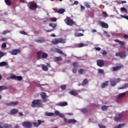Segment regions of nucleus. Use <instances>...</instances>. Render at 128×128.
<instances>
[{"label":"nucleus","instance_id":"obj_25","mask_svg":"<svg viewBox=\"0 0 128 128\" xmlns=\"http://www.w3.org/2000/svg\"><path fill=\"white\" fill-rule=\"evenodd\" d=\"M88 80L87 78H86L82 81V86H84L88 84Z\"/></svg>","mask_w":128,"mask_h":128},{"label":"nucleus","instance_id":"obj_32","mask_svg":"<svg viewBox=\"0 0 128 128\" xmlns=\"http://www.w3.org/2000/svg\"><path fill=\"white\" fill-rule=\"evenodd\" d=\"M120 10L121 12H124V14H126L128 12V10L126 8L124 7H122L120 8Z\"/></svg>","mask_w":128,"mask_h":128},{"label":"nucleus","instance_id":"obj_61","mask_svg":"<svg viewBox=\"0 0 128 128\" xmlns=\"http://www.w3.org/2000/svg\"><path fill=\"white\" fill-rule=\"evenodd\" d=\"M124 40H128V36L126 34H124Z\"/></svg>","mask_w":128,"mask_h":128},{"label":"nucleus","instance_id":"obj_8","mask_svg":"<svg viewBox=\"0 0 128 128\" xmlns=\"http://www.w3.org/2000/svg\"><path fill=\"white\" fill-rule=\"evenodd\" d=\"M122 116H124V114L122 113L116 114L114 118V120L117 122H120V120L122 118Z\"/></svg>","mask_w":128,"mask_h":128},{"label":"nucleus","instance_id":"obj_31","mask_svg":"<svg viewBox=\"0 0 128 128\" xmlns=\"http://www.w3.org/2000/svg\"><path fill=\"white\" fill-rule=\"evenodd\" d=\"M36 42L42 44V42H44V38H40L39 40H36Z\"/></svg>","mask_w":128,"mask_h":128},{"label":"nucleus","instance_id":"obj_19","mask_svg":"<svg viewBox=\"0 0 128 128\" xmlns=\"http://www.w3.org/2000/svg\"><path fill=\"white\" fill-rule=\"evenodd\" d=\"M124 68V66L122 64H120L119 66L116 67H113L111 68L113 72H116V70H120V68Z\"/></svg>","mask_w":128,"mask_h":128},{"label":"nucleus","instance_id":"obj_10","mask_svg":"<svg viewBox=\"0 0 128 128\" xmlns=\"http://www.w3.org/2000/svg\"><path fill=\"white\" fill-rule=\"evenodd\" d=\"M40 96L43 100L44 102H48V100L46 99V98H48V95H46V93L44 92H42L40 93Z\"/></svg>","mask_w":128,"mask_h":128},{"label":"nucleus","instance_id":"obj_1","mask_svg":"<svg viewBox=\"0 0 128 128\" xmlns=\"http://www.w3.org/2000/svg\"><path fill=\"white\" fill-rule=\"evenodd\" d=\"M37 122H33L32 124V122H25L22 123V126L26 128H32L33 124L34 126H35L36 128H38V126H40L41 124L44 123V120H38Z\"/></svg>","mask_w":128,"mask_h":128},{"label":"nucleus","instance_id":"obj_55","mask_svg":"<svg viewBox=\"0 0 128 128\" xmlns=\"http://www.w3.org/2000/svg\"><path fill=\"white\" fill-rule=\"evenodd\" d=\"M64 122H66V124H68V120L66 118H64Z\"/></svg>","mask_w":128,"mask_h":128},{"label":"nucleus","instance_id":"obj_3","mask_svg":"<svg viewBox=\"0 0 128 128\" xmlns=\"http://www.w3.org/2000/svg\"><path fill=\"white\" fill-rule=\"evenodd\" d=\"M40 102H42L40 100H34L32 102V108H42L44 104Z\"/></svg>","mask_w":128,"mask_h":128},{"label":"nucleus","instance_id":"obj_62","mask_svg":"<svg viewBox=\"0 0 128 128\" xmlns=\"http://www.w3.org/2000/svg\"><path fill=\"white\" fill-rule=\"evenodd\" d=\"M96 50L100 51V47H96L94 48Z\"/></svg>","mask_w":128,"mask_h":128},{"label":"nucleus","instance_id":"obj_16","mask_svg":"<svg viewBox=\"0 0 128 128\" xmlns=\"http://www.w3.org/2000/svg\"><path fill=\"white\" fill-rule=\"evenodd\" d=\"M97 66L100 68H102L104 66V60H97Z\"/></svg>","mask_w":128,"mask_h":128},{"label":"nucleus","instance_id":"obj_39","mask_svg":"<svg viewBox=\"0 0 128 128\" xmlns=\"http://www.w3.org/2000/svg\"><path fill=\"white\" fill-rule=\"evenodd\" d=\"M2 128H12V125L8 124H4Z\"/></svg>","mask_w":128,"mask_h":128},{"label":"nucleus","instance_id":"obj_43","mask_svg":"<svg viewBox=\"0 0 128 128\" xmlns=\"http://www.w3.org/2000/svg\"><path fill=\"white\" fill-rule=\"evenodd\" d=\"M76 36H84V34L82 33H76L75 34Z\"/></svg>","mask_w":128,"mask_h":128},{"label":"nucleus","instance_id":"obj_7","mask_svg":"<svg viewBox=\"0 0 128 128\" xmlns=\"http://www.w3.org/2000/svg\"><path fill=\"white\" fill-rule=\"evenodd\" d=\"M126 52H116L115 54L116 56H120V58H125L126 57Z\"/></svg>","mask_w":128,"mask_h":128},{"label":"nucleus","instance_id":"obj_63","mask_svg":"<svg viewBox=\"0 0 128 128\" xmlns=\"http://www.w3.org/2000/svg\"><path fill=\"white\" fill-rule=\"evenodd\" d=\"M80 8H81L82 10H84V6H81Z\"/></svg>","mask_w":128,"mask_h":128},{"label":"nucleus","instance_id":"obj_38","mask_svg":"<svg viewBox=\"0 0 128 128\" xmlns=\"http://www.w3.org/2000/svg\"><path fill=\"white\" fill-rule=\"evenodd\" d=\"M98 74H104V70L102 69H98Z\"/></svg>","mask_w":128,"mask_h":128},{"label":"nucleus","instance_id":"obj_9","mask_svg":"<svg viewBox=\"0 0 128 128\" xmlns=\"http://www.w3.org/2000/svg\"><path fill=\"white\" fill-rule=\"evenodd\" d=\"M66 24H68V26H74V24H76V22H74V20H72V19L68 17V16H66Z\"/></svg>","mask_w":128,"mask_h":128},{"label":"nucleus","instance_id":"obj_57","mask_svg":"<svg viewBox=\"0 0 128 128\" xmlns=\"http://www.w3.org/2000/svg\"><path fill=\"white\" fill-rule=\"evenodd\" d=\"M20 33L21 34H27L26 32L24 30H22L20 32Z\"/></svg>","mask_w":128,"mask_h":128},{"label":"nucleus","instance_id":"obj_40","mask_svg":"<svg viewBox=\"0 0 128 128\" xmlns=\"http://www.w3.org/2000/svg\"><path fill=\"white\" fill-rule=\"evenodd\" d=\"M84 6L86 8H90V4H88L87 2H84Z\"/></svg>","mask_w":128,"mask_h":128},{"label":"nucleus","instance_id":"obj_5","mask_svg":"<svg viewBox=\"0 0 128 128\" xmlns=\"http://www.w3.org/2000/svg\"><path fill=\"white\" fill-rule=\"evenodd\" d=\"M28 4V8H30V10H36V8H38V6L36 3L32 2H29Z\"/></svg>","mask_w":128,"mask_h":128},{"label":"nucleus","instance_id":"obj_11","mask_svg":"<svg viewBox=\"0 0 128 128\" xmlns=\"http://www.w3.org/2000/svg\"><path fill=\"white\" fill-rule=\"evenodd\" d=\"M120 82V78H115L114 80L110 81V86H116V84Z\"/></svg>","mask_w":128,"mask_h":128},{"label":"nucleus","instance_id":"obj_52","mask_svg":"<svg viewBox=\"0 0 128 128\" xmlns=\"http://www.w3.org/2000/svg\"><path fill=\"white\" fill-rule=\"evenodd\" d=\"M0 40L1 42H6L8 40V39L6 38H2Z\"/></svg>","mask_w":128,"mask_h":128},{"label":"nucleus","instance_id":"obj_6","mask_svg":"<svg viewBox=\"0 0 128 128\" xmlns=\"http://www.w3.org/2000/svg\"><path fill=\"white\" fill-rule=\"evenodd\" d=\"M8 80H19L20 82L22 80V76H16V75L11 76L10 77L7 78Z\"/></svg>","mask_w":128,"mask_h":128},{"label":"nucleus","instance_id":"obj_64","mask_svg":"<svg viewBox=\"0 0 128 128\" xmlns=\"http://www.w3.org/2000/svg\"><path fill=\"white\" fill-rule=\"evenodd\" d=\"M14 128H20V126L18 124H16Z\"/></svg>","mask_w":128,"mask_h":128},{"label":"nucleus","instance_id":"obj_44","mask_svg":"<svg viewBox=\"0 0 128 128\" xmlns=\"http://www.w3.org/2000/svg\"><path fill=\"white\" fill-rule=\"evenodd\" d=\"M10 30H4L2 32V34H10Z\"/></svg>","mask_w":128,"mask_h":128},{"label":"nucleus","instance_id":"obj_48","mask_svg":"<svg viewBox=\"0 0 128 128\" xmlns=\"http://www.w3.org/2000/svg\"><path fill=\"white\" fill-rule=\"evenodd\" d=\"M78 70V68H74L72 70L73 74H76V72Z\"/></svg>","mask_w":128,"mask_h":128},{"label":"nucleus","instance_id":"obj_2","mask_svg":"<svg viewBox=\"0 0 128 128\" xmlns=\"http://www.w3.org/2000/svg\"><path fill=\"white\" fill-rule=\"evenodd\" d=\"M48 54L44 52L42 50H40L37 52V56H36L37 60H40V58H43L44 60H46L48 58Z\"/></svg>","mask_w":128,"mask_h":128},{"label":"nucleus","instance_id":"obj_15","mask_svg":"<svg viewBox=\"0 0 128 128\" xmlns=\"http://www.w3.org/2000/svg\"><path fill=\"white\" fill-rule=\"evenodd\" d=\"M114 42H118V44H120V48H124L125 44L124 42L120 41L118 39L115 40Z\"/></svg>","mask_w":128,"mask_h":128},{"label":"nucleus","instance_id":"obj_17","mask_svg":"<svg viewBox=\"0 0 128 128\" xmlns=\"http://www.w3.org/2000/svg\"><path fill=\"white\" fill-rule=\"evenodd\" d=\"M98 22L104 28H108V24L104 23L102 21H98Z\"/></svg>","mask_w":128,"mask_h":128},{"label":"nucleus","instance_id":"obj_47","mask_svg":"<svg viewBox=\"0 0 128 128\" xmlns=\"http://www.w3.org/2000/svg\"><path fill=\"white\" fill-rule=\"evenodd\" d=\"M56 52H58V54H64V52H62V50L60 49H57Z\"/></svg>","mask_w":128,"mask_h":128},{"label":"nucleus","instance_id":"obj_33","mask_svg":"<svg viewBox=\"0 0 128 128\" xmlns=\"http://www.w3.org/2000/svg\"><path fill=\"white\" fill-rule=\"evenodd\" d=\"M6 4L8 6H12V1L10 0H4Z\"/></svg>","mask_w":128,"mask_h":128},{"label":"nucleus","instance_id":"obj_35","mask_svg":"<svg viewBox=\"0 0 128 128\" xmlns=\"http://www.w3.org/2000/svg\"><path fill=\"white\" fill-rule=\"evenodd\" d=\"M54 59L56 62H62V58L61 56L55 57Z\"/></svg>","mask_w":128,"mask_h":128},{"label":"nucleus","instance_id":"obj_49","mask_svg":"<svg viewBox=\"0 0 128 128\" xmlns=\"http://www.w3.org/2000/svg\"><path fill=\"white\" fill-rule=\"evenodd\" d=\"M6 48V43H3L2 45V48Z\"/></svg>","mask_w":128,"mask_h":128},{"label":"nucleus","instance_id":"obj_36","mask_svg":"<svg viewBox=\"0 0 128 128\" xmlns=\"http://www.w3.org/2000/svg\"><path fill=\"white\" fill-rule=\"evenodd\" d=\"M76 120L74 119L68 120V124H76Z\"/></svg>","mask_w":128,"mask_h":128},{"label":"nucleus","instance_id":"obj_27","mask_svg":"<svg viewBox=\"0 0 128 128\" xmlns=\"http://www.w3.org/2000/svg\"><path fill=\"white\" fill-rule=\"evenodd\" d=\"M69 94H72V96H78V92L74 90H71L69 92Z\"/></svg>","mask_w":128,"mask_h":128},{"label":"nucleus","instance_id":"obj_12","mask_svg":"<svg viewBox=\"0 0 128 128\" xmlns=\"http://www.w3.org/2000/svg\"><path fill=\"white\" fill-rule=\"evenodd\" d=\"M18 104V101L16 102H10L8 103H6V104L8 106H14Z\"/></svg>","mask_w":128,"mask_h":128},{"label":"nucleus","instance_id":"obj_37","mask_svg":"<svg viewBox=\"0 0 128 128\" xmlns=\"http://www.w3.org/2000/svg\"><path fill=\"white\" fill-rule=\"evenodd\" d=\"M72 66L74 67V68H78V62H74L72 63Z\"/></svg>","mask_w":128,"mask_h":128},{"label":"nucleus","instance_id":"obj_59","mask_svg":"<svg viewBox=\"0 0 128 128\" xmlns=\"http://www.w3.org/2000/svg\"><path fill=\"white\" fill-rule=\"evenodd\" d=\"M51 22H56V18H50Z\"/></svg>","mask_w":128,"mask_h":128},{"label":"nucleus","instance_id":"obj_30","mask_svg":"<svg viewBox=\"0 0 128 128\" xmlns=\"http://www.w3.org/2000/svg\"><path fill=\"white\" fill-rule=\"evenodd\" d=\"M45 116H54V114L53 112H45Z\"/></svg>","mask_w":128,"mask_h":128},{"label":"nucleus","instance_id":"obj_29","mask_svg":"<svg viewBox=\"0 0 128 128\" xmlns=\"http://www.w3.org/2000/svg\"><path fill=\"white\" fill-rule=\"evenodd\" d=\"M128 88V84H125L123 85L122 87L118 88V90H124Z\"/></svg>","mask_w":128,"mask_h":128},{"label":"nucleus","instance_id":"obj_54","mask_svg":"<svg viewBox=\"0 0 128 128\" xmlns=\"http://www.w3.org/2000/svg\"><path fill=\"white\" fill-rule=\"evenodd\" d=\"M98 126L100 128H106V126H104L102 124H98Z\"/></svg>","mask_w":128,"mask_h":128},{"label":"nucleus","instance_id":"obj_26","mask_svg":"<svg viewBox=\"0 0 128 128\" xmlns=\"http://www.w3.org/2000/svg\"><path fill=\"white\" fill-rule=\"evenodd\" d=\"M66 12V10L64 8H61L60 9H58L57 10V12L58 14H64V12Z\"/></svg>","mask_w":128,"mask_h":128},{"label":"nucleus","instance_id":"obj_28","mask_svg":"<svg viewBox=\"0 0 128 128\" xmlns=\"http://www.w3.org/2000/svg\"><path fill=\"white\" fill-rule=\"evenodd\" d=\"M41 66L42 67V70L44 72H48V66H44V64H42Z\"/></svg>","mask_w":128,"mask_h":128},{"label":"nucleus","instance_id":"obj_4","mask_svg":"<svg viewBox=\"0 0 128 128\" xmlns=\"http://www.w3.org/2000/svg\"><path fill=\"white\" fill-rule=\"evenodd\" d=\"M52 44H66V39L62 38H54L52 40Z\"/></svg>","mask_w":128,"mask_h":128},{"label":"nucleus","instance_id":"obj_50","mask_svg":"<svg viewBox=\"0 0 128 128\" xmlns=\"http://www.w3.org/2000/svg\"><path fill=\"white\" fill-rule=\"evenodd\" d=\"M101 54H102V56H106V54H108L106 53V51H102V52H101Z\"/></svg>","mask_w":128,"mask_h":128},{"label":"nucleus","instance_id":"obj_24","mask_svg":"<svg viewBox=\"0 0 128 128\" xmlns=\"http://www.w3.org/2000/svg\"><path fill=\"white\" fill-rule=\"evenodd\" d=\"M18 112V110L16 108H13L11 110V114H16Z\"/></svg>","mask_w":128,"mask_h":128},{"label":"nucleus","instance_id":"obj_45","mask_svg":"<svg viewBox=\"0 0 128 128\" xmlns=\"http://www.w3.org/2000/svg\"><path fill=\"white\" fill-rule=\"evenodd\" d=\"M102 110H108V106H102Z\"/></svg>","mask_w":128,"mask_h":128},{"label":"nucleus","instance_id":"obj_51","mask_svg":"<svg viewBox=\"0 0 128 128\" xmlns=\"http://www.w3.org/2000/svg\"><path fill=\"white\" fill-rule=\"evenodd\" d=\"M85 45L83 43H80L78 44V48H82V46H84Z\"/></svg>","mask_w":128,"mask_h":128},{"label":"nucleus","instance_id":"obj_46","mask_svg":"<svg viewBox=\"0 0 128 128\" xmlns=\"http://www.w3.org/2000/svg\"><path fill=\"white\" fill-rule=\"evenodd\" d=\"M60 88L62 90H66V85H62V86H61Z\"/></svg>","mask_w":128,"mask_h":128},{"label":"nucleus","instance_id":"obj_56","mask_svg":"<svg viewBox=\"0 0 128 128\" xmlns=\"http://www.w3.org/2000/svg\"><path fill=\"white\" fill-rule=\"evenodd\" d=\"M4 56V52H2V51L0 50V60L1 58H2V56Z\"/></svg>","mask_w":128,"mask_h":128},{"label":"nucleus","instance_id":"obj_13","mask_svg":"<svg viewBox=\"0 0 128 128\" xmlns=\"http://www.w3.org/2000/svg\"><path fill=\"white\" fill-rule=\"evenodd\" d=\"M20 50L15 49L9 52L10 54H11L12 56H16L18 54H20Z\"/></svg>","mask_w":128,"mask_h":128},{"label":"nucleus","instance_id":"obj_23","mask_svg":"<svg viewBox=\"0 0 128 128\" xmlns=\"http://www.w3.org/2000/svg\"><path fill=\"white\" fill-rule=\"evenodd\" d=\"M108 86V81H106L101 84V88H104Z\"/></svg>","mask_w":128,"mask_h":128},{"label":"nucleus","instance_id":"obj_42","mask_svg":"<svg viewBox=\"0 0 128 128\" xmlns=\"http://www.w3.org/2000/svg\"><path fill=\"white\" fill-rule=\"evenodd\" d=\"M84 69H82V68L79 69L78 70V72L80 74H84Z\"/></svg>","mask_w":128,"mask_h":128},{"label":"nucleus","instance_id":"obj_41","mask_svg":"<svg viewBox=\"0 0 128 128\" xmlns=\"http://www.w3.org/2000/svg\"><path fill=\"white\" fill-rule=\"evenodd\" d=\"M122 99H121L118 96V98H116V102H122Z\"/></svg>","mask_w":128,"mask_h":128},{"label":"nucleus","instance_id":"obj_53","mask_svg":"<svg viewBox=\"0 0 128 128\" xmlns=\"http://www.w3.org/2000/svg\"><path fill=\"white\" fill-rule=\"evenodd\" d=\"M81 112H82L85 114V112H88V110L86 108H84V109L81 110Z\"/></svg>","mask_w":128,"mask_h":128},{"label":"nucleus","instance_id":"obj_60","mask_svg":"<svg viewBox=\"0 0 128 128\" xmlns=\"http://www.w3.org/2000/svg\"><path fill=\"white\" fill-rule=\"evenodd\" d=\"M122 18H126V20H128V16H121Z\"/></svg>","mask_w":128,"mask_h":128},{"label":"nucleus","instance_id":"obj_22","mask_svg":"<svg viewBox=\"0 0 128 128\" xmlns=\"http://www.w3.org/2000/svg\"><path fill=\"white\" fill-rule=\"evenodd\" d=\"M128 94V92H124L122 93H120L118 95V96H119L121 99L122 100L124 96H126V95Z\"/></svg>","mask_w":128,"mask_h":128},{"label":"nucleus","instance_id":"obj_14","mask_svg":"<svg viewBox=\"0 0 128 128\" xmlns=\"http://www.w3.org/2000/svg\"><path fill=\"white\" fill-rule=\"evenodd\" d=\"M6 66V68H10L8 63L6 62H0V67Z\"/></svg>","mask_w":128,"mask_h":128},{"label":"nucleus","instance_id":"obj_20","mask_svg":"<svg viewBox=\"0 0 128 128\" xmlns=\"http://www.w3.org/2000/svg\"><path fill=\"white\" fill-rule=\"evenodd\" d=\"M56 106H68V102H60L56 104Z\"/></svg>","mask_w":128,"mask_h":128},{"label":"nucleus","instance_id":"obj_18","mask_svg":"<svg viewBox=\"0 0 128 128\" xmlns=\"http://www.w3.org/2000/svg\"><path fill=\"white\" fill-rule=\"evenodd\" d=\"M50 26H52V28H53V29L51 30H46V32H52V30H54V28H56V24H54V23H50L49 24Z\"/></svg>","mask_w":128,"mask_h":128},{"label":"nucleus","instance_id":"obj_58","mask_svg":"<svg viewBox=\"0 0 128 128\" xmlns=\"http://www.w3.org/2000/svg\"><path fill=\"white\" fill-rule=\"evenodd\" d=\"M102 14H103V16H104V18H106L108 16V14L106 12H103Z\"/></svg>","mask_w":128,"mask_h":128},{"label":"nucleus","instance_id":"obj_21","mask_svg":"<svg viewBox=\"0 0 128 128\" xmlns=\"http://www.w3.org/2000/svg\"><path fill=\"white\" fill-rule=\"evenodd\" d=\"M54 114L56 116H60V118H64V114H61L60 112L58 110L55 111Z\"/></svg>","mask_w":128,"mask_h":128},{"label":"nucleus","instance_id":"obj_34","mask_svg":"<svg viewBox=\"0 0 128 128\" xmlns=\"http://www.w3.org/2000/svg\"><path fill=\"white\" fill-rule=\"evenodd\" d=\"M8 87L4 86H0V92H2V90H8Z\"/></svg>","mask_w":128,"mask_h":128}]
</instances>
